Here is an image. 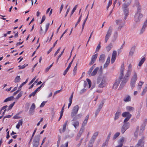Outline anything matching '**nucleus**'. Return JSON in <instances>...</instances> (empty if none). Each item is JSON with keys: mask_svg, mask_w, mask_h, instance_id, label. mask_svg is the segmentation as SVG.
I'll use <instances>...</instances> for the list:
<instances>
[{"mask_svg": "<svg viewBox=\"0 0 147 147\" xmlns=\"http://www.w3.org/2000/svg\"><path fill=\"white\" fill-rule=\"evenodd\" d=\"M125 69V67L123 64H122L121 65V68L120 70V76L118 79L116 80L115 83L113 86V88L115 89L117 88L119 84L121 81V80L123 78V76L124 71Z\"/></svg>", "mask_w": 147, "mask_h": 147, "instance_id": "f257e3e1", "label": "nucleus"}, {"mask_svg": "<svg viewBox=\"0 0 147 147\" xmlns=\"http://www.w3.org/2000/svg\"><path fill=\"white\" fill-rule=\"evenodd\" d=\"M113 29V28L111 26H110L108 28L105 37V43L107 42L108 39L111 36L112 32Z\"/></svg>", "mask_w": 147, "mask_h": 147, "instance_id": "f03ea898", "label": "nucleus"}, {"mask_svg": "<svg viewBox=\"0 0 147 147\" xmlns=\"http://www.w3.org/2000/svg\"><path fill=\"white\" fill-rule=\"evenodd\" d=\"M128 7L125 5H123L122 7V9L123 12L124 14L125 15L123 20H125L127 19V17L129 14V9Z\"/></svg>", "mask_w": 147, "mask_h": 147, "instance_id": "7ed1b4c3", "label": "nucleus"}, {"mask_svg": "<svg viewBox=\"0 0 147 147\" xmlns=\"http://www.w3.org/2000/svg\"><path fill=\"white\" fill-rule=\"evenodd\" d=\"M143 17V15L141 13H136L134 16V20L136 23L139 22Z\"/></svg>", "mask_w": 147, "mask_h": 147, "instance_id": "20e7f679", "label": "nucleus"}, {"mask_svg": "<svg viewBox=\"0 0 147 147\" xmlns=\"http://www.w3.org/2000/svg\"><path fill=\"white\" fill-rule=\"evenodd\" d=\"M79 107L78 105H76L73 107L71 113V117H73L75 116L78 113Z\"/></svg>", "mask_w": 147, "mask_h": 147, "instance_id": "39448f33", "label": "nucleus"}, {"mask_svg": "<svg viewBox=\"0 0 147 147\" xmlns=\"http://www.w3.org/2000/svg\"><path fill=\"white\" fill-rule=\"evenodd\" d=\"M107 78L105 77H103L101 80V82L98 85V87L102 88L105 87L107 85Z\"/></svg>", "mask_w": 147, "mask_h": 147, "instance_id": "423d86ee", "label": "nucleus"}, {"mask_svg": "<svg viewBox=\"0 0 147 147\" xmlns=\"http://www.w3.org/2000/svg\"><path fill=\"white\" fill-rule=\"evenodd\" d=\"M40 136L39 135L36 136L34 140L33 147H38L40 140Z\"/></svg>", "mask_w": 147, "mask_h": 147, "instance_id": "0eeeda50", "label": "nucleus"}, {"mask_svg": "<svg viewBox=\"0 0 147 147\" xmlns=\"http://www.w3.org/2000/svg\"><path fill=\"white\" fill-rule=\"evenodd\" d=\"M130 76L125 75V76L123 78V80L120 85V88H122L124 86L125 84L127 82L129 79Z\"/></svg>", "mask_w": 147, "mask_h": 147, "instance_id": "6e6552de", "label": "nucleus"}, {"mask_svg": "<svg viewBox=\"0 0 147 147\" xmlns=\"http://www.w3.org/2000/svg\"><path fill=\"white\" fill-rule=\"evenodd\" d=\"M144 136H142L141 139L139 140L137 144L136 145L135 147H138L140 146L141 147H144Z\"/></svg>", "mask_w": 147, "mask_h": 147, "instance_id": "1a4fd4ad", "label": "nucleus"}, {"mask_svg": "<svg viewBox=\"0 0 147 147\" xmlns=\"http://www.w3.org/2000/svg\"><path fill=\"white\" fill-rule=\"evenodd\" d=\"M50 23H48L46 24V29L45 31L44 32L42 31V29L41 26H40V28L39 31V33L40 34H44L45 35L47 32V30H48L49 26Z\"/></svg>", "mask_w": 147, "mask_h": 147, "instance_id": "9d476101", "label": "nucleus"}, {"mask_svg": "<svg viewBox=\"0 0 147 147\" xmlns=\"http://www.w3.org/2000/svg\"><path fill=\"white\" fill-rule=\"evenodd\" d=\"M98 56V54H95L93 55L91 58V60L90 62L89 63V65H91L93 64L95 61L96 58Z\"/></svg>", "mask_w": 147, "mask_h": 147, "instance_id": "9b49d317", "label": "nucleus"}, {"mask_svg": "<svg viewBox=\"0 0 147 147\" xmlns=\"http://www.w3.org/2000/svg\"><path fill=\"white\" fill-rule=\"evenodd\" d=\"M134 6H136L137 8V11L136 13H141V7L140 5V3L138 1H136L135 3Z\"/></svg>", "mask_w": 147, "mask_h": 147, "instance_id": "f8f14e48", "label": "nucleus"}, {"mask_svg": "<svg viewBox=\"0 0 147 147\" xmlns=\"http://www.w3.org/2000/svg\"><path fill=\"white\" fill-rule=\"evenodd\" d=\"M117 54L116 51H113L111 59V63H113L114 62L116 59Z\"/></svg>", "mask_w": 147, "mask_h": 147, "instance_id": "ddd939ff", "label": "nucleus"}, {"mask_svg": "<svg viewBox=\"0 0 147 147\" xmlns=\"http://www.w3.org/2000/svg\"><path fill=\"white\" fill-rule=\"evenodd\" d=\"M133 76L131 78V81L136 82L137 79V75L136 72L134 71L133 72Z\"/></svg>", "mask_w": 147, "mask_h": 147, "instance_id": "4468645a", "label": "nucleus"}, {"mask_svg": "<svg viewBox=\"0 0 147 147\" xmlns=\"http://www.w3.org/2000/svg\"><path fill=\"white\" fill-rule=\"evenodd\" d=\"M132 65L130 64L128 66L127 72L125 74L126 75L130 76L132 71Z\"/></svg>", "mask_w": 147, "mask_h": 147, "instance_id": "2eb2a0df", "label": "nucleus"}, {"mask_svg": "<svg viewBox=\"0 0 147 147\" xmlns=\"http://www.w3.org/2000/svg\"><path fill=\"white\" fill-rule=\"evenodd\" d=\"M147 26V24L144 23L143 26L140 32V34H142L145 31L146 27Z\"/></svg>", "mask_w": 147, "mask_h": 147, "instance_id": "dca6fc26", "label": "nucleus"}, {"mask_svg": "<svg viewBox=\"0 0 147 147\" xmlns=\"http://www.w3.org/2000/svg\"><path fill=\"white\" fill-rule=\"evenodd\" d=\"M105 54H103L100 55L99 59V62L101 63H103L105 60Z\"/></svg>", "mask_w": 147, "mask_h": 147, "instance_id": "f3484780", "label": "nucleus"}, {"mask_svg": "<svg viewBox=\"0 0 147 147\" xmlns=\"http://www.w3.org/2000/svg\"><path fill=\"white\" fill-rule=\"evenodd\" d=\"M84 130L80 129L79 133L77 134V136L76 138V141L78 140L80 137H81L82 134L84 132Z\"/></svg>", "mask_w": 147, "mask_h": 147, "instance_id": "a211bd4d", "label": "nucleus"}, {"mask_svg": "<svg viewBox=\"0 0 147 147\" xmlns=\"http://www.w3.org/2000/svg\"><path fill=\"white\" fill-rule=\"evenodd\" d=\"M136 46H133L131 49L129 53V55L131 56H132L135 51Z\"/></svg>", "mask_w": 147, "mask_h": 147, "instance_id": "6ab92c4d", "label": "nucleus"}, {"mask_svg": "<svg viewBox=\"0 0 147 147\" xmlns=\"http://www.w3.org/2000/svg\"><path fill=\"white\" fill-rule=\"evenodd\" d=\"M122 115L123 117H130V118H131V115L130 114L129 112H125L123 113Z\"/></svg>", "mask_w": 147, "mask_h": 147, "instance_id": "aec40b11", "label": "nucleus"}, {"mask_svg": "<svg viewBox=\"0 0 147 147\" xmlns=\"http://www.w3.org/2000/svg\"><path fill=\"white\" fill-rule=\"evenodd\" d=\"M82 116V113H80V114H78L77 115H76L75 116L73 117H72L73 118V120L72 121H76V120H77V119L81 118Z\"/></svg>", "mask_w": 147, "mask_h": 147, "instance_id": "412c9836", "label": "nucleus"}, {"mask_svg": "<svg viewBox=\"0 0 147 147\" xmlns=\"http://www.w3.org/2000/svg\"><path fill=\"white\" fill-rule=\"evenodd\" d=\"M118 36V32L117 31H115L114 32L113 37L112 38V42H114L116 40Z\"/></svg>", "mask_w": 147, "mask_h": 147, "instance_id": "4be33fe9", "label": "nucleus"}, {"mask_svg": "<svg viewBox=\"0 0 147 147\" xmlns=\"http://www.w3.org/2000/svg\"><path fill=\"white\" fill-rule=\"evenodd\" d=\"M67 122H68V121H65V123L63 125L62 131H61V129L59 130V131L61 133H62L63 132H64L65 131V129H66V125L67 124Z\"/></svg>", "mask_w": 147, "mask_h": 147, "instance_id": "5701e85b", "label": "nucleus"}, {"mask_svg": "<svg viewBox=\"0 0 147 147\" xmlns=\"http://www.w3.org/2000/svg\"><path fill=\"white\" fill-rule=\"evenodd\" d=\"M79 122L76 121L72 123V124L74 126L75 129H76L79 126Z\"/></svg>", "mask_w": 147, "mask_h": 147, "instance_id": "b1692460", "label": "nucleus"}, {"mask_svg": "<svg viewBox=\"0 0 147 147\" xmlns=\"http://www.w3.org/2000/svg\"><path fill=\"white\" fill-rule=\"evenodd\" d=\"M99 68L98 67H96L90 76H95L97 73L98 71L99 70Z\"/></svg>", "mask_w": 147, "mask_h": 147, "instance_id": "393cba45", "label": "nucleus"}, {"mask_svg": "<svg viewBox=\"0 0 147 147\" xmlns=\"http://www.w3.org/2000/svg\"><path fill=\"white\" fill-rule=\"evenodd\" d=\"M131 98L129 95L126 96L123 99V101L125 102H129L131 101Z\"/></svg>", "mask_w": 147, "mask_h": 147, "instance_id": "a878e982", "label": "nucleus"}, {"mask_svg": "<svg viewBox=\"0 0 147 147\" xmlns=\"http://www.w3.org/2000/svg\"><path fill=\"white\" fill-rule=\"evenodd\" d=\"M23 124V121L22 119L20 120L19 121L18 123L16 125V128L19 129L20 125H22Z\"/></svg>", "mask_w": 147, "mask_h": 147, "instance_id": "bb28decb", "label": "nucleus"}, {"mask_svg": "<svg viewBox=\"0 0 147 147\" xmlns=\"http://www.w3.org/2000/svg\"><path fill=\"white\" fill-rule=\"evenodd\" d=\"M88 121L84 120V121L83 123H82V126L80 129L84 130V126L87 124Z\"/></svg>", "mask_w": 147, "mask_h": 147, "instance_id": "cd10ccee", "label": "nucleus"}, {"mask_svg": "<svg viewBox=\"0 0 147 147\" xmlns=\"http://www.w3.org/2000/svg\"><path fill=\"white\" fill-rule=\"evenodd\" d=\"M126 109L127 111H132L134 110V108L133 107L129 106H127Z\"/></svg>", "mask_w": 147, "mask_h": 147, "instance_id": "c85d7f7f", "label": "nucleus"}, {"mask_svg": "<svg viewBox=\"0 0 147 147\" xmlns=\"http://www.w3.org/2000/svg\"><path fill=\"white\" fill-rule=\"evenodd\" d=\"M121 112L120 111H117L115 114V116L114 118L115 120L117 119L119 117V116L121 114Z\"/></svg>", "mask_w": 147, "mask_h": 147, "instance_id": "c756f323", "label": "nucleus"}, {"mask_svg": "<svg viewBox=\"0 0 147 147\" xmlns=\"http://www.w3.org/2000/svg\"><path fill=\"white\" fill-rule=\"evenodd\" d=\"M95 67L94 65H93L89 69L88 72V74L89 76H90L92 73V72Z\"/></svg>", "mask_w": 147, "mask_h": 147, "instance_id": "7c9ffc66", "label": "nucleus"}, {"mask_svg": "<svg viewBox=\"0 0 147 147\" xmlns=\"http://www.w3.org/2000/svg\"><path fill=\"white\" fill-rule=\"evenodd\" d=\"M113 47V45L112 43H110L106 48L107 51L109 52Z\"/></svg>", "mask_w": 147, "mask_h": 147, "instance_id": "2f4dec72", "label": "nucleus"}, {"mask_svg": "<svg viewBox=\"0 0 147 147\" xmlns=\"http://www.w3.org/2000/svg\"><path fill=\"white\" fill-rule=\"evenodd\" d=\"M136 82L131 81L130 84L132 89H133L135 87Z\"/></svg>", "mask_w": 147, "mask_h": 147, "instance_id": "473e14b6", "label": "nucleus"}, {"mask_svg": "<svg viewBox=\"0 0 147 147\" xmlns=\"http://www.w3.org/2000/svg\"><path fill=\"white\" fill-rule=\"evenodd\" d=\"M13 96H11L9 97L6 99H5L4 101V102H6L8 101H9L12 100H13Z\"/></svg>", "mask_w": 147, "mask_h": 147, "instance_id": "72a5a7b5", "label": "nucleus"}, {"mask_svg": "<svg viewBox=\"0 0 147 147\" xmlns=\"http://www.w3.org/2000/svg\"><path fill=\"white\" fill-rule=\"evenodd\" d=\"M144 83V82H143L140 81L139 82L138 86L137 89L138 90H140L142 88V86Z\"/></svg>", "mask_w": 147, "mask_h": 147, "instance_id": "f704fd0d", "label": "nucleus"}, {"mask_svg": "<svg viewBox=\"0 0 147 147\" xmlns=\"http://www.w3.org/2000/svg\"><path fill=\"white\" fill-rule=\"evenodd\" d=\"M145 57H143L140 61L138 64V66H141L143 63L144 62L145 60Z\"/></svg>", "mask_w": 147, "mask_h": 147, "instance_id": "c9c22d12", "label": "nucleus"}, {"mask_svg": "<svg viewBox=\"0 0 147 147\" xmlns=\"http://www.w3.org/2000/svg\"><path fill=\"white\" fill-rule=\"evenodd\" d=\"M129 122L128 123H123V126L124 127H125V129H127L129 127Z\"/></svg>", "mask_w": 147, "mask_h": 147, "instance_id": "e433bc0d", "label": "nucleus"}, {"mask_svg": "<svg viewBox=\"0 0 147 147\" xmlns=\"http://www.w3.org/2000/svg\"><path fill=\"white\" fill-rule=\"evenodd\" d=\"M124 141V138L123 137H122L119 140L118 143L119 144L121 145L122 144V146L123 145V143Z\"/></svg>", "mask_w": 147, "mask_h": 147, "instance_id": "4c0bfd02", "label": "nucleus"}, {"mask_svg": "<svg viewBox=\"0 0 147 147\" xmlns=\"http://www.w3.org/2000/svg\"><path fill=\"white\" fill-rule=\"evenodd\" d=\"M120 133L119 132H117L114 135L113 137V140H115L120 135Z\"/></svg>", "mask_w": 147, "mask_h": 147, "instance_id": "58836bf2", "label": "nucleus"}, {"mask_svg": "<svg viewBox=\"0 0 147 147\" xmlns=\"http://www.w3.org/2000/svg\"><path fill=\"white\" fill-rule=\"evenodd\" d=\"M111 132H110L109 133V134L108 135V136H107V139L105 141V142H106V143H108V142L109 141V140L110 139V137H111Z\"/></svg>", "mask_w": 147, "mask_h": 147, "instance_id": "ea45409f", "label": "nucleus"}, {"mask_svg": "<svg viewBox=\"0 0 147 147\" xmlns=\"http://www.w3.org/2000/svg\"><path fill=\"white\" fill-rule=\"evenodd\" d=\"M131 3V0H129L127 1H125V2L124 3L123 5H125L127 6V7H128L129 5Z\"/></svg>", "mask_w": 147, "mask_h": 147, "instance_id": "a19ab883", "label": "nucleus"}, {"mask_svg": "<svg viewBox=\"0 0 147 147\" xmlns=\"http://www.w3.org/2000/svg\"><path fill=\"white\" fill-rule=\"evenodd\" d=\"M15 102H14L12 103L9 106L8 108L7 109V111L11 109L13 106L15 104Z\"/></svg>", "mask_w": 147, "mask_h": 147, "instance_id": "79ce46f5", "label": "nucleus"}, {"mask_svg": "<svg viewBox=\"0 0 147 147\" xmlns=\"http://www.w3.org/2000/svg\"><path fill=\"white\" fill-rule=\"evenodd\" d=\"M125 24L123 23H122L119 25V26L118 28V30H120L124 26Z\"/></svg>", "mask_w": 147, "mask_h": 147, "instance_id": "37998d69", "label": "nucleus"}, {"mask_svg": "<svg viewBox=\"0 0 147 147\" xmlns=\"http://www.w3.org/2000/svg\"><path fill=\"white\" fill-rule=\"evenodd\" d=\"M34 110L33 109H32L30 108V110L29 111V114L30 115H32L34 114Z\"/></svg>", "mask_w": 147, "mask_h": 147, "instance_id": "c03bdc74", "label": "nucleus"}, {"mask_svg": "<svg viewBox=\"0 0 147 147\" xmlns=\"http://www.w3.org/2000/svg\"><path fill=\"white\" fill-rule=\"evenodd\" d=\"M99 134V132L98 131H96L95 132L93 136H92V137L93 138H94V139H96V138L97 136H98Z\"/></svg>", "mask_w": 147, "mask_h": 147, "instance_id": "a18cd8bd", "label": "nucleus"}, {"mask_svg": "<svg viewBox=\"0 0 147 147\" xmlns=\"http://www.w3.org/2000/svg\"><path fill=\"white\" fill-rule=\"evenodd\" d=\"M20 80V76H17L15 78L14 80V82L16 83L19 82Z\"/></svg>", "mask_w": 147, "mask_h": 147, "instance_id": "49530a36", "label": "nucleus"}, {"mask_svg": "<svg viewBox=\"0 0 147 147\" xmlns=\"http://www.w3.org/2000/svg\"><path fill=\"white\" fill-rule=\"evenodd\" d=\"M23 93V92L21 91L20 93L18 94L17 97L16 98V99L17 100L18 99L20 98L22 95Z\"/></svg>", "mask_w": 147, "mask_h": 147, "instance_id": "de8ad7c7", "label": "nucleus"}, {"mask_svg": "<svg viewBox=\"0 0 147 147\" xmlns=\"http://www.w3.org/2000/svg\"><path fill=\"white\" fill-rule=\"evenodd\" d=\"M104 103L103 102H101L100 103V104L99 105L97 109L100 110L101 109V108H102V107H103Z\"/></svg>", "mask_w": 147, "mask_h": 147, "instance_id": "09e8293b", "label": "nucleus"}, {"mask_svg": "<svg viewBox=\"0 0 147 147\" xmlns=\"http://www.w3.org/2000/svg\"><path fill=\"white\" fill-rule=\"evenodd\" d=\"M147 91V87H146L143 90L141 94V95L143 96L146 93V92Z\"/></svg>", "mask_w": 147, "mask_h": 147, "instance_id": "8fccbe9b", "label": "nucleus"}, {"mask_svg": "<svg viewBox=\"0 0 147 147\" xmlns=\"http://www.w3.org/2000/svg\"><path fill=\"white\" fill-rule=\"evenodd\" d=\"M115 22L117 24V25H119L120 24L122 23V20H116L115 21Z\"/></svg>", "mask_w": 147, "mask_h": 147, "instance_id": "3c124183", "label": "nucleus"}, {"mask_svg": "<svg viewBox=\"0 0 147 147\" xmlns=\"http://www.w3.org/2000/svg\"><path fill=\"white\" fill-rule=\"evenodd\" d=\"M86 81L88 82L89 85V88H90L91 86L92 83L90 80L89 79L87 78Z\"/></svg>", "mask_w": 147, "mask_h": 147, "instance_id": "603ef678", "label": "nucleus"}, {"mask_svg": "<svg viewBox=\"0 0 147 147\" xmlns=\"http://www.w3.org/2000/svg\"><path fill=\"white\" fill-rule=\"evenodd\" d=\"M100 42L99 44H98V46L97 47L96 49V52L98 51L100 49L101 47V46L100 45Z\"/></svg>", "mask_w": 147, "mask_h": 147, "instance_id": "864d4df0", "label": "nucleus"}, {"mask_svg": "<svg viewBox=\"0 0 147 147\" xmlns=\"http://www.w3.org/2000/svg\"><path fill=\"white\" fill-rule=\"evenodd\" d=\"M86 90V89L83 88L80 91L79 93L80 94H82L85 92Z\"/></svg>", "mask_w": 147, "mask_h": 147, "instance_id": "5fc2aeb1", "label": "nucleus"}, {"mask_svg": "<svg viewBox=\"0 0 147 147\" xmlns=\"http://www.w3.org/2000/svg\"><path fill=\"white\" fill-rule=\"evenodd\" d=\"M130 117H126L124 119L123 123H128L127 122L130 119Z\"/></svg>", "mask_w": 147, "mask_h": 147, "instance_id": "6e6d98bb", "label": "nucleus"}, {"mask_svg": "<svg viewBox=\"0 0 147 147\" xmlns=\"http://www.w3.org/2000/svg\"><path fill=\"white\" fill-rule=\"evenodd\" d=\"M70 68H69V67H67V68L65 70V71H64V72H63V75L65 76L66 74V73H67V71H68L69 69Z\"/></svg>", "mask_w": 147, "mask_h": 147, "instance_id": "4d7b16f0", "label": "nucleus"}, {"mask_svg": "<svg viewBox=\"0 0 147 147\" xmlns=\"http://www.w3.org/2000/svg\"><path fill=\"white\" fill-rule=\"evenodd\" d=\"M28 65V64H27L25 65V64L24 65H23L21 66L19 65L18 66V67L19 68V69H24Z\"/></svg>", "mask_w": 147, "mask_h": 147, "instance_id": "13d9d810", "label": "nucleus"}, {"mask_svg": "<svg viewBox=\"0 0 147 147\" xmlns=\"http://www.w3.org/2000/svg\"><path fill=\"white\" fill-rule=\"evenodd\" d=\"M125 129L126 128L125 127L122 126L121 129V132L122 134H123L126 130L127 129Z\"/></svg>", "mask_w": 147, "mask_h": 147, "instance_id": "bf43d9fd", "label": "nucleus"}, {"mask_svg": "<svg viewBox=\"0 0 147 147\" xmlns=\"http://www.w3.org/2000/svg\"><path fill=\"white\" fill-rule=\"evenodd\" d=\"M46 19V17L45 15H43L42 17L41 22H40V24H42L43 22Z\"/></svg>", "mask_w": 147, "mask_h": 147, "instance_id": "052dcab7", "label": "nucleus"}, {"mask_svg": "<svg viewBox=\"0 0 147 147\" xmlns=\"http://www.w3.org/2000/svg\"><path fill=\"white\" fill-rule=\"evenodd\" d=\"M47 101H43L40 105V107H43L45 105L47 102Z\"/></svg>", "mask_w": 147, "mask_h": 147, "instance_id": "680f3d73", "label": "nucleus"}, {"mask_svg": "<svg viewBox=\"0 0 147 147\" xmlns=\"http://www.w3.org/2000/svg\"><path fill=\"white\" fill-rule=\"evenodd\" d=\"M95 140V139H94L92 137V138H91V139L89 143H91V144H93L94 143V141Z\"/></svg>", "mask_w": 147, "mask_h": 147, "instance_id": "e2e57ef3", "label": "nucleus"}, {"mask_svg": "<svg viewBox=\"0 0 147 147\" xmlns=\"http://www.w3.org/2000/svg\"><path fill=\"white\" fill-rule=\"evenodd\" d=\"M61 48L60 47L57 50V51L54 54V56L55 57L56 56V55L57 54L59 53V51L60 50Z\"/></svg>", "mask_w": 147, "mask_h": 147, "instance_id": "0e129e2a", "label": "nucleus"}, {"mask_svg": "<svg viewBox=\"0 0 147 147\" xmlns=\"http://www.w3.org/2000/svg\"><path fill=\"white\" fill-rule=\"evenodd\" d=\"M35 107L36 106L35 104L34 103H33L32 104L30 108L34 110Z\"/></svg>", "mask_w": 147, "mask_h": 147, "instance_id": "69168bd1", "label": "nucleus"}, {"mask_svg": "<svg viewBox=\"0 0 147 147\" xmlns=\"http://www.w3.org/2000/svg\"><path fill=\"white\" fill-rule=\"evenodd\" d=\"M36 94V93L35 92H32L29 95V98H31L32 96H34Z\"/></svg>", "mask_w": 147, "mask_h": 147, "instance_id": "338daca9", "label": "nucleus"}, {"mask_svg": "<svg viewBox=\"0 0 147 147\" xmlns=\"http://www.w3.org/2000/svg\"><path fill=\"white\" fill-rule=\"evenodd\" d=\"M36 76L29 83V85H30L31 84H32L35 80L36 79Z\"/></svg>", "mask_w": 147, "mask_h": 147, "instance_id": "774afa93", "label": "nucleus"}]
</instances>
